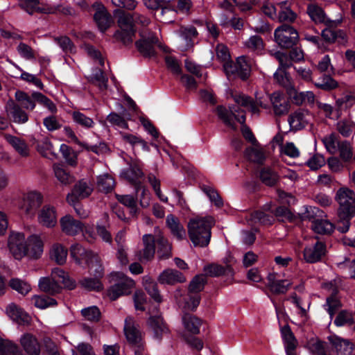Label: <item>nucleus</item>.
I'll return each mask as SVG.
<instances>
[{"label":"nucleus","mask_w":355,"mask_h":355,"mask_svg":"<svg viewBox=\"0 0 355 355\" xmlns=\"http://www.w3.org/2000/svg\"><path fill=\"white\" fill-rule=\"evenodd\" d=\"M231 96L236 105L230 107L229 110L223 106H218L216 110L218 117L226 125L232 128H235L234 119L241 124H243L245 121V111L239 107L250 111L252 114H259V107L268 108V106L263 103L261 98H257V101H254L248 96L238 92L232 93Z\"/></svg>","instance_id":"nucleus-1"},{"label":"nucleus","mask_w":355,"mask_h":355,"mask_svg":"<svg viewBox=\"0 0 355 355\" xmlns=\"http://www.w3.org/2000/svg\"><path fill=\"white\" fill-rule=\"evenodd\" d=\"M336 199L340 205L336 220L337 229L345 233L348 231L350 220L355 214V193L351 189L343 187L338 190Z\"/></svg>","instance_id":"nucleus-2"},{"label":"nucleus","mask_w":355,"mask_h":355,"mask_svg":"<svg viewBox=\"0 0 355 355\" xmlns=\"http://www.w3.org/2000/svg\"><path fill=\"white\" fill-rule=\"evenodd\" d=\"M155 242L158 244V254L160 258L166 259L171 256V245L164 237L162 232L159 229H155L154 235L143 236L144 248L140 253L141 261H149L153 258L155 252Z\"/></svg>","instance_id":"nucleus-3"},{"label":"nucleus","mask_w":355,"mask_h":355,"mask_svg":"<svg viewBox=\"0 0 355 355\" xmlns=\"http://www.w3.org/2000/svg\"><path fill=\"white\" fill-rule=\"evenodd\" d=\"M214 224L211 217H196L188 223V234L194 246L205 247L210 241L211 228Z\"/></svg>","instance_id":"nucleus-4"},{"label":"nucleus","mask_w":355,"mask_h":355,"mask_svg":"<svg viewBox=\"0 0 355 355\" xmlns=\"http://www.w3.org/2000/svg\"><path fill=\"white\" fill-rule=\"evenodd\" d=\"M61 284L69 289L75 286L73 281L64 270L58 268L52 270L51 277H42L38 283L41 291L50 294L58 293L61 288Z\"/></svg>","instance_id":"nucleus-5"},{"label":"nucleus","mask_w":355,"mask_h":355,"mask_svg":"<svg viewBox=\"0 0 355 355\" xmlns=\"http://www.w3.org/2000/svg\"><path fill=\"white\" fill-rule=\"evenodd\" d=\"M114 284L107 289V295L111 300L129 295L135 286V281L121 272L112 273Z\"/></svg>","instance_id":"nucleus-6"},{"label":"nucleus","mask_w":355,"mask_h":355,"mask_svg":"<svg viewBox=\"0 0 355 355\" xmlns=\"http://www.w3.org/2000/svg\"><path fill=\"white\" fill-rule=\"evenodd\" d=\"M44 201L43 195L37 191L24 193L18 204L19 209L28 218H33Z\"/></svg>","instance_id":"nucleus-7"},{"label":"nucleus","mask_w":355,"mask_h":355,"mask_svg":"<svg viewBox=\"0 0 355 355\" xmlns=\"http://www.w3.org/2000/svg\"><path fill=\"white\" fill-rule=\"evenodd\" d=\"M7 246L10 254L16 260L20 261L27 255V239L22 232H10Z\"/></svg>","instance_id":"nucleus-8"},{"label":"nucleus","mask_w":355,"mask_h":355,"mask_svg":"<svg viewBox=\"0 0 355 355\" xmlns=\"http://www.w3.org/2000/svg\"><path fill=\"white\" fill-rule=\"evenodd\" d=\"M121 31L115 33V37L120 40L124 44H128L132 42V37L135 35L134 14H121L118 19Z\"/></svg>","instance_id":"nucleus-9"},{"label":"nucleus","mask_w":355,"mask_h":355,"mask_svg":"<svg viewBox=\"0 0 355 355\" xmlns=\"http://www.w3.org/2000/svg\"><path fill=\"white\" fill-rule=\"evenodd\" d=\"M299 38L297 31L292 26L283 24L275 31L276 42L283 48H291L296 44Z\"/></svg>","instance_id":"nucleus-10"},{"label":"nucleus","mask_w":355,"mask_h":355,"mask_svg":"<svg viewBox=\"0 0 355 355\" xmlns=\"http://www.w3.org/2000/svg\"><path fill=\"white\" fill-rule=\"evenodd\" d=\"M252 67L251 61L245 56L239 57L236 64L227 62L224 64V71L227 76L230 74H238L242 79H246L250 75Z\"/></svg>","instance_id":"nucleus-11"},{"label":"nucleus","mask_w":355,"mask_h":355,"mask_svg":"<svg viewBox=\"0 0 355 355\" xmlns=\"http://www.w3.org/2000/svg\"><path fill=\"white\" fill-rule=\"evenodd\" d=\"M92 191L93 187L90 181L81 180L73 186L71 192L67 194L66 200L69 204H74L89 196Z\"/></svg>","instance_id":"nucleus-12"},{"label":"nucleus","mask_w":355,"mask_h":355,"mask_svg":"<svg viewBox=\"0 0 355 355\" xmlns=\"http://www.w3.org/2000/svg\"><path fill=\"white\" fill-rule=\"evenodd\" d=\"M307 13L310 18L316 24H324L329 27L337 26L343 21V16L334 20H330L326 16L323 10L315 5L310 4L307 8Z\"/></svg>","instance_id":"nucleus-13"},{"label":"nucleus","mask_w":355,"mask_h":355,"mask_svg":"<svg viewBox=\"0 0 355 355\" xmlns=\"http://www.w3.org/2000/svg\"><path fill=\"white\" fill-rule=\"evenodd\" d=\"M37 222L42 227L53 228L58 223L56 208L51 205H46L39 211Z\"/></svg>","instance_id":"nucleus-14"},{"label":"nucleus","mask_w":355,"mask_h":355,"mask_svg":"<svg viewBox=\"0 0 355 355\" xmlns=\"http://www.w3.org/2000/svg\"><path fill=\"white\" fill-rule=\"evenodd\" d=\"M60 225L63 233L73 236L83 232L85 223L75 219L70 214H66L60 218Z\"/></svg>","instance_id":"nucleus-15"},{"label":"nucleus","mask_w":355,"mask_h":355,"mask_svg":"<svg viewBox=\"0 0 355 355\" xmlns=\"http://www.w3.org/2000/svg\"><path fill=\"white\" fill-rule=\"evenodd\" d=\"M312 119L313 116L308 110L300 109L288 116V122L291 130L297 131L305 128Z\"/></svg>","instance_id":"nucleus-16"},{"label":"nucleus","mask_w":355,"mask_h":355,"mask_svg":"<svg viewBox=\"0 0 355 355\" xmlns=\"http://www.w3.org/2000/svg\"><path fill=\"white\" fill-rule=\"evenodd\" d=\"M326 253V246L324 243L315 241L307 245L304 250V259L307 263H315L320 261Z\"/></svg>","instance_id":"nucleus-17"},{"label":"nucleus","mask_w":355,"mask_h":355,"mask_svg":"<svg viewBox=\"0 0 355 355\" xmlns=\"http://www.w3.org/2000/svg\"><path fill=\"white\" fill-rule=\"evenodd\" d=\"M267 287L275 294H284L287 292L292 282L286 279H281L279 274L270 272L267 277Z\"/></svg>","instance_id":"nucleus-18"},{"label":"nucleus","mask_w":355,"mask_h":355,"mask_svg":"<svg viewBox=\"0 0 355 355\" xmlns=\"http://www.w3.org/2000/svg\"><path fill=\"white\" fill-rule=\"evenodd\" d=\"M70 255L77 265L84 266V263L89 264L91 259L96 254L86 250L81 245L75 243L70 247Z\"/></svg>","instance_id":"nucleus-19"},{"label":"nucleus","mask_w":355,"mask_h":355,"mask_svg":"<svg viewBox=\"0 0 355 355\" xmlns=\"http://www.w3.org/2000/svg\"><path fill=\"white\" fill-rule=\"evenodd\" d=\"M148 331L156 340H161L168 332L163 318L159 315H153L148 318Z\"/></svg>","instance_id":"nucleus-20"},{"label":"nucleus","mask_w":355,"mask_h":355,"mask_svg":"<svg viewBox=\"0 0 355 355\" xmlns=\"http://www.w3.org/2000/svg\"><path fill=\"white\" fill-rule=\"evenodd\" d=\"M5 110L7 116L16 123H24L28 120V114L12 99L7 101Z\"/></svg>","instance_id":"nucleus-21"},{"label":"nucleus","mask_w":355,"mask_h":355,"mask_svg":"<svg viewBox=\"0 0 355 355\" xmlns=\"http://www.w3.org/2000/svg\"><path fill=\"white\" fill-rule=\"evenodd\" d=\"M93 7L96 10L94 16V20L99 30L104 32L111 24V17L101 2H95Z\"/></svg>","instance_id":"nucleus-22"},{"label":"nucleus","mask_w":355,"mask_h":355,"mask_svg":"<svg viewBox=\"0 0 355 355\" xmlns=\"http://www.w3.org/2000/svg\"><path fill=\"white\" fill-rule=\"evenodd\" d=\"M141 39L136 42V46L139 51L146 57H151L155 54L154 44L158 42V39L153 34L148 37L141 33Z\"/></svg>","instance_id":"nucleus-23"},{"label":"nucleus","mask_w":355,"mask_h":355,"mask_svg":"<svg viewBox=\"0 0 355 355\" xmlns=\"http://www.w3.org/2000/svg\"><path fill=\"white\" fill-rule=\"evenodd\" d=\"M44 249V243L40 236L33 234L27 238V255L32 259H39Z\"/></svg>","instance_id":"nucleus-24"},{"label":"nucleus","mask_w":355,"mask_h":355,"mask_svg":"<svg viewBox=\"0 0 355 355\" xmlns=\"http://www.w3.org/2000/svg\"><path fill=\"white\" fill-rule=\"evenodd\" d=\"M6 312L12 320L19 325H28L31 322V316L14 303L8 305Z\"/></svg>","instance_id":"nucleus-25"},{"label":"nucleus","mask_w":355,"mask_h":355,"mask_svg":"<svg viewBox=\"0 0 355 355\" xmlns=\"http://www.w3.org/2000/svg\"><path fill=\"white\" fill-rule=\"evenodd\" d=\"M179 48L186 51L193 46V40L197 36L196 29L193 26L181 27L178 30Z\"/></svg>","instance_id":"nucleus-26"},{"label":"nucleus","mask_w":355,"mask_h":355,"mask_svg":"<svg viewBox=\"0 0 355 355\" xmlns=\"http://www.w3.org/2000/svg\"><path fill=\"white\" fill-rule=\"evenodd\" d=\"M19 342L21 346L28 355H39L40 353V345L35 336L31 334H24Z\"/></svg>","instance_id":"nucleus-27"},{"label":"nucleus","mask_w":355,"mask_h":355,"mask_svg":"<svg viewBox=\"0 0 355 355\" xmlns=\"http://www.w3.org/2000/svg\"><path fill=\"white\" fill-rule=\"evenodd\" d=\"M124 333L127 340L131 343L137 344L141 340L139 326L131 317H128L125 320Z\"/></svg>","instance_id":"nucleus-28"},{"label":"nucleus","mask_w":355,"mask_h":355,"mask_svg":"<svg viewBox=\"0 0 355 355\" xmlns=\"http://www.w3.org/2000/svg\"><path fill=\"white\" fill-rule=\"evenodd\" d=\"M157 280L162 284L174 285L184 282L186 278L181 272L168 268L160 273Z\"/></svg>","instance_id":"nucleus-29"},{"label":"nucleus","mask_w":355,"mask_h":355,"mask_svg":"<svg viewBox=\"0 0 355 355\" xmlns=\"http://www.w3.org/2000/svg\"><path fill=\"white\" fill-rule=\"evenodd\" d=\"M288 94L296 105H313L315 103V96L311 91L299 92L295 87H290Z\"/></svg>","instance_id":"nucleus-30"},{"label":"nucleus","mask_w":355,"mask_h":355,"mask_svg":"<svg viewBox=\"0 0 355 355\" xmlns=\"http://www.w3.org/2000/svg\"><path fill=\"white\" fill-rule=\"evenodd\" d=\"M328 339L338 355H351L352 354L354 345L348 340L336 336H331Z\"/></svg>","instance_id":"nucleus-31"},{"label":"nucleus","mask_w":355,"mask_h":355,"mask_svg":"<svg viewBox=\"0 0 355 355\" xmlns=\"http://www.w3.org/2000/svg\"><path fill=\"white\" fill-rule=\"evenodd\" d=\"M281 333L284 340L286 355L295 354L297 346V341L295 338L288 325L286 324L281 328Z\"/></svg>","instance_id":"nucleus-32"},{"label":"nucleus","mask_w":355,"mask_h":355,"mask_svg":"<svg viewBox=\"0 0 355 355\" xmlns=\"http://www.w3.org/2000/svg\"><path fill=\"white\" fill-rule=\"evenodd\" d=\"M166 223L173 236L178 240L180 241L186 237L185 230L177 217L169 214L166 217Z\"/></svg>","instance_id":"nucleus-33"},{"label":"nucleus","mask_w":355,"mask_h":355,"mask_svg":"<svg viewBox=\"0 0 355 355\" xmlns=\"http://www.w3.org/2000/svg\"><path fill=\"white\" fill-rule=\"evenodd\" d=\"M67 249L60 243H54L49 250V257L58 265H63L67 261Z\"/></svg>","instance_id":"nucleus-34"},{"label":"nucleus","mask_w":355,"mask_h":355,"mask_svg":"<svg viewBox=\"0 0 355 355\" xmlns=\"http://www.w3.org/2000/svg\"><path fill=\"white\" fill-rule=\"evenodd\" d=\"M37 150L40 154L50 159H55L57 158L53 146L49 138L45 137L37 142Z\"/></svg>","instance_id":"nucleus-35"},{"label":"nucleus","mask_w":355,"mask_h":355,"mask_svg":"<svg viewBox=\"0 0 355 355\" xmlns=\"http://www.w3.org/2000/svg\"><path fill=\"white\" fill-rule=\"evenodd\" d=\"M21 7L29 14L34 12L53 13V8H42L39 0H19Z\"/></svg>","instance_id":"nucleus-36"},{"label":"nucleus","mask_w":355,"mask_h":355,"mask_svg":"<svg viewBox=\"0 0 355 355\" xmlns=\"http://www.w3.org/2000/svg\"><path fill=\"white\" fill-rule=\"evenodd\" d=\"M280 10L278 15V19L280 22H293L296 17L297 15L294 12L290 7V3L287 1H282L278 4Z\"/></svg>","instance_id":"nucleus-37"},{"label":"nucleus","mask_w":355,"mask_h":355,"mask_svg":"<svg viewBox=\"0 0 355 355\" xmlns=\"http://www.w3.org/2000/svg\"><path fill=\"white\" fill-rule=\"evenodd\" d=\"M6 139L21 156L29 155V148L24 140L10 135H6Z\"/></svg>","instance_id":"nucleus-38"},{"label":"nucleus","mask_w":355,"mask_h":355,"mask_svg":"<svg viewBox=\"0 0 355 355\" xmlns=\"http://www.w3.org/2000/svg\"><path fill=\"white\" fill-rule=\"evenodd\" d=\"M311 226L313 231L319 234H329L334 229V225L325 219H315L311 222Z\"/></svg>","instance_id":"nucleus-39"},{"label":"nucleus","mask_w":355,"mask_h":355,"mask_svg":"<svg viewBox=\"0 0 355 355\" xmlns=\"http://www.w3.org/2000/svg\"><path fill=\"white\" fill-rule=\"evenodd\" d=\"M182 323L189 332L197 334L200 331V327L201 325V320L194 315L186 313L182 316Z\"/></svg>","instance_id":"nucleus-40"},{"label":"nucleus","mask_w":355,"mask_h":355,"mask_svg":"<svg viewBox=\"0 0 355 355\" xmlns=\"http://www.w3.org/2000/svg\"><path fill=\"white\" fill-rule=\"evenodd\" d=\"M53 168L55 178L62 185H69L74 181L73 176L67 172L62 165L55 164Z\"/></svg>","instance_id":"nucleus-41"},{"label":"nucleus","mask_w":355,"mask_h":355,"mask_svg":"<svg viewBox=\"0 0 355 355\" xmlns=\"http://www.w3.org/2000/svg\"><path fill=\"white\" fill-rule=\"evenodd\" d=\"M143 285L155 302H160L162 301V296L159 294L157 286L150 277L147 275L143 277Z\"/></svg>","instance_id":"nucleus-42"},{"label":"nucleus","mask_w":355,"mask_h":355,"mask_svg":"<svg viewBox=\"0 0 355 355\" xmlns=\"http://www.w3.org/2000/svg\"><path fill=\"white\" fill-rule=\"evenodd\" d=\"M15 97L17 101L26 110H33L35 107V101L33 99V94L29 96L24 92L18 90L15 92Z\"/></svg>","instance_id":"nucleus-43"},{"label":"nucleus","mask_w":355,"mask_h":355,"mask_svg":"<svg viewBox=\"0 0 355 355\" xmlns=\"http://www.w3.org/2000/svg\"><path fill=\"white\" fill-rule=\"evenodd\" d=\"M121 177L129 182H135L143 175L141 170L136 164H131L130 167L121 173Z\"/></svg>","instance_id":"nucleus-44"},{"label":"nucleus","mask_w":355,"mask_h":355,"mask_svg":"<svg viewBox=\"0 0 355 355\" xmlns=\"http://www.w3.org/2000/svg\"><path fill=\"white\" fill-rule=\"evenodd\" d=\"M245 155L250 161L257 163H261L265 159L263 150L259 143L253 144L252 148H248Z\"/></svg>","instance_id":"nucleus-45"},{"label":"nucleus","mask_w":355,"mask_h":355,"mask_svg":"<svg viewBox=\"0 0 355 355\" xmlns=\"http://www.w3.org/2000/svg\"><path fill=\"white\" fill-rule=\"evenodd\" d=\"M244 48L250 51L259 53L263 49V42L261 37L258 35L250 36L248 40L243 42Z\"/></svg>","instance_id":"nucleus-46"},{"label":"nucleus","mask_w":355,"mask_h":355,"mask_svg":"<svg viewBox=\"0 0 355 355\" xmlns=\"http://www.w3.org/2000/svg\"><path fill=\"white\" fill-rule=\"evenodd\" d=\"M0 354L22 355L17 345L10 340L0 338Z\"/></svg>","instance_id":"nucleus-47"},{"label":"nucleus","mask_w":355,"mask_h":355,"mask_svg":"<svg viewBox=\"0 0 355 355\" xmlns=\"http://www.w3.org/2000/svg\"><path fill=\"white\" fill-rule=\"evenodd\" d=\"M114 179L109 174H103L98 177L97 187L103 192L111 191L114 189Z\"/></svg>","instance_id":"nucleus-48"},{"label":"nucleus","mask_w":355,"mask_h":355,"mask_svg":"<svg viewBox=\"0 0 355 355\" xmlns=\"http://www.w3.org/2000/svg\"><path fill=\"white\" fill-rule=\"evenodd\" d=\"M119 202L130 209V212L135 216L137 213V198L130 195H116Z\"/></svg>","instance_id":"nucleus-49"},{"label":"nucleus","mask_w":355,"mask_h":355,"mask_svg":"<svg viewBox=\"0 0 355 355\" xmlns=\"http://www.w3.org/2000/svg\"><path fill=\"white\" fill-rule=\"evenodd\" d=\"M72 118L76 123L85 128H92L94 125V122L92 118L87 116L85 114L78 111H75L72 113Z\"/></svg>","instance_id":"nucleus-50"},{"label":"nucleus","mask_w":355,"mask_h":355,"mask_svg":"<svg viewBox=\"0 0 355 355\" xmlns=\"http://www.w3.org/2000/svg\"><path fill=\"white\" fill-rule=\"evenodd\" d=\"M182 309L188 311H195L200 302L199 294L189 293L187 298L183 301Z\"/></svg>","instance_id":"nucleus-51"},{"label":"nucleus","mask_w":355,"mask_h":355,"mask_svg":"<svg viewBox=\"0 0 355 355\" xmlns=\"http://www.w3.org/2000/svg\"><path fill=\"white\" fill-rule=\"evenodd\" d=\"M32 303L37 308L44 309L56 304V301L49 297L35 295L31 298Z\"/></svg>","instance_id":"nucleus-52"},{"label":"nucleus","mask_w":355,"mask_h":355,"mask_svg":"<svg viewBox=\"0 0 355 355\" xmlns=\"http://www.w3.org/2000/svg\"><path fill=\"white\" fill-rule=\"evenodd\" d=\"M322 141L327 150L331 154H335L338 152V148L341 143L338 141L336 136L334 134L325 136L322 139Z\"/></svg>","instance_id":"nucleus-53"},{"label":"nucleus","mask_w":355,"mask_h":355,"mask_svg":"<svg viewBox=\"0 0 355 355\" xmlns=\"http://www.w3.org/2000/svg\"><path fill=\"white\" fill-rule=\"evenodd\" d=\"M354 317L352 312L346 310L341 311L336 316L334 324L337 327L352 325L354 324Z\"/></svg>","instance_id":"nucleus-54"},{"label":"nucleus","mask_w":355,"mask_h":355,"mask_svg":"<svg viewBox=\"0 0 355 355\" xmlns=\"http://www.w3.org/2000/svg\"><path fill=\"white\" fill-rule=\"evenodd\" d=\"M206 278L204 275H196L190 282L189 286V293L199 294L204 288Z\"/></svg>","instance_id":"nucleus-55"},{"label":"nucleus","mask_w":355,"mask_h":355,"mask_svg":"<svg viewBox=\"0 0 355 355\" xmlns=\"http://www.w3.org/2000/svg\"><path fill=\"white\" fill-rule=\"evenodd\" d=\"M275 79L283 87H286L287 93L290 87H294L286 71L282 68H278L274 73Z\"/></svg>","instance_id":"nucleus-56"},{"label":"nucleus","mask_w":355,"mask_h":355,"mask_svg":"<svg viewBox=\"0 0 355 355\" xmlns=\"http://www.w3.org/2000/svg\"><path fill=\"white\" fill-rule=\"evenodd\" d=\"M89 262V264L86 263V265L89 267L90 272L95 276L94 278L98 279L101 277L103 275V268L98 256L96 254Z\"/></svg>","instance_id":"nucleus-57"},{"label":"nucleus","mask_w":355,"mask_h":355,"mask_svg":"<svg viewBox=\"0 0 355 355\" xmlns=\"http://www.w3.org/2000/svg\"><path fill=\"white\" fill-rule=\"evenodd\" d=\"M90 79L100 89L103 90L107 88V78L103 75L102 69H98L94 70L90 75Z\"/></svg>","instance_id":"nucleus-58"},{"label":"nucleus","mask_w":355,"mask_h":355,"mask_svg":"<svg viewBox=\"0 0 355 355\" xmlns=\"http://www.w3.org/2000/svg\"><path fill=\"white\" fill-rule=\"evenodd\" d=\"M338 130L344 137H349L355 131V124L349 120H343L337 124Z\"/></svg>","instance_id":"nucleus-59"},{"label":"nucleus","mask_w":355,"mask_h":355,"mask_svg":"<svg viewBox=\"0 0 355 355\" xmlns=\"http://www.w3.org/2000/svg\"><path fill=\"white\" fill-rule=\"evenodd\" d=\"M10 286L13 290L21 295H26L31 289L29 284L17 278L10 280Z\"/></svg>","instance_id":"nucleus-60"},{"label":"nucleus","mask_w":355,"mask_h":355,"mask_svg":"<svg viewBox=\"0 0 355 355\" xmlns=\"http://www.w3.org/2000/svg\"><path fill=\"white\" fill-rule=\"evenodd\" d=\"M33 97L35 99V101L43 105L46 107L49 111L53 113L56 112L57 108L55 105L46 96L43 95L40 92H33Z\"/></svg>","instance_id":"nucleus-61"},{"label":"nucleus","mask_w":355,"mask_h":355,"mask_svg":"<svg viewBox=\"0 0 355 355\" xmlns=\"http://www.w3.org/2000/svg\"><path fill=\"white\" fill-rule=\"evenodd\" d=\"M260 178L266 185L272 186L277 182L278 177L270 168H263L260 173Z\"/></svg>","instance_id":"nucleus-62"},{"label":"nucleus","mask_w":355,"mask_h":355,"mask_svg":"<svg viewBox=\"0 0 355 355\" xmlns=\"http://www.w3.org/2000/svg\"><path fill=\"white\" fill-rule=\"evenodd\" d=\"M323 306L329 314L331 320L336 311L340 307V302L335 296H331L327 299Z\"/></svg>","instance_id":"nucleus-63"},{"label":"nucleus","mask_w":355,"mask_h":355,"mask_svg":"<svg viewBox=\"0 0 355 355\" xmlns=\"http://www.w3.org/2000/svg\"><path fill=\"white\" fill-rule=\"evenodd\" d=\"M355 103V96L351 93H346L336 100V105L340 109H347Z\"/></svg>","instance_id":"nucleus-64"}]
</instances>
